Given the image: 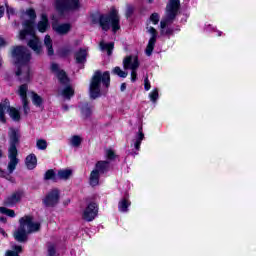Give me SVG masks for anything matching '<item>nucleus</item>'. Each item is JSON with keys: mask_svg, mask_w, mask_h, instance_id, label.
Listing matches in <instances>:
<instances>
[{"mask_svg": "<svg viewBox=\"0 0 256 256\" xmlns=\"http://www.w3.org/2000/svg\"><path fill=\"white\" fill-rule=\"evenodd\" d=\"M12 57L17 67L15 75L18 77V81H20V83H29L31 79L29 68L31 52H29L26 47L16 46L12 51Z\"/></svg>", "mask_w": 256, "mask_h": 256, "instance_id": "f257e3e1", "label": "nucleus"}, {"mask_svg": "<svg viewBox=\"0 0 256 256\" xmlns=\"http://www.w3.org/2000/svg\"><path fill=\"white\" fill-rule=\"evenodd\" d=\"M26 15L30 17L31 20H26L23 23V30L20 31L19 40L28 41V47L36 53V55H41L43 48L41 46V41L35 35V29L33 28V20L37 19V14L33 9L26 11Z\"/></svg>", "mask_w": 256, "mask_h": 256, "instance_id": "f03ea898", "label": "nucleus"}, {"mask_svg": "<svg viewBox=\"0 0 256 256\" xmlns=\"http://www.w3.org/2000/svg\"><path fill=\"white\" fill-rule=\"evenodd\" d=\"M101 85L102 87H105V89H109V85H111V75L109 74V71L103 73L100 70H97L94 72L89 86L90 99L101 97Z\"/></svg>", "mask_w": 256, "mask_h": 256, "instance_id": "7ed1b4c3", "label": "nucleus"}, {"mask_svg": "<svg viewBox=\"0 0 256 256\" xmlns=\"http://www.w3.org/2000/svg\"><path fill=\"white\" fill-rule=\"evenodd\" d=\"M20 226L16 232H14V238L18 243H25L29 234L37 233L41 229V223L34 222L33 217L24 216L19 220Z\"/></svg>", "mask_w": 256, "mask_h": 256, "instance_id": "20e7f679", "label": "nucleus"}, {"mask_svg": "<svg viewBox=\"0 0 256 256\" xmlns=\"http://www.w3.org/2000/svg\"><path fill=\"white\" fill-rule=\"evenodd\" d=\"M9 138H10V146L8 148V166L7 169L9 173H13L15 169H17V165H19V158H17V155H19V151L17 150V145H19V140L21 139V134L19 133V130H11L9 132Z\"/></svg>", "mask_w": 256, "mask_h": 256, "instance_id": "39448f33", "label": "nucleus"}, {"mask_svg": "<svg viewBox=\"0 0 256 256\" xmlns=\"http://www.w3.org/2000/svg\"><path fill=\"white\" fill-rule=\"evenodd\" d=\"M181 2L179 0H170L166 6V19L160 22L161 35H173V29L166 28L168 23H173V20L179 13Z\"/></svg>", "mask_w": 256, "mask_h": 256, "instance_id": "423d86ee", "label": "nucleus"}, {"mask_svg": "<svg viewBox=\"0 0 256 256\" xmlns=\"http://www.w3.org/2000/svg\"><path fill=\"white\" fill-rule=\"evenodd\" d=\"M119 21V12L115 8H111L108 15H102L99 17V24L103 31H109L112 27L113 33H117V31L121 29Z\"/></svg>", "mask_w": 256, "mask_h": 256, "instance_id": "0eeeda50", "label": "nucleus"}, {"mask_svg": "<svg viewBox=\"0 0 256 256\" xmlns=\"http://www.w3.org/2000/svg\"><path fill=\"white\" fill-rule=\"evenodd\" d=\"M5 111L9 113L12 121H21V113L15 107H11L9 100L0 103V121L5 123Z\"/></svg>", "mask_w": 256, "mask_h": 256, "instance_id": "6e6552de", "label": "nucleus"}, {"mask_svg": "<svg viewBox=\"0 0 256 256\" xmlns=\"http://www.w3.org/2000/svg\"><path fill=\"white\" fill-rule=\"evenodd\" d=\"M81 8L79 0H57L56 9L59 13H65V11H77Z\"/></svg>", "mask_w": 256, "mask_h": 256, "instance_id": "1a4fd4ad", "label": "nucleus"}, {"mask_svg": "<svg viewBox=\"0 0 256 256\" xmlns=\"http://www.w3.org/2000/svg\"><path fill=\"white\" fill-rule=\"evenodd\" d=\"M59 199H60L59 189L54 188L47 193L45 198L42 200V203L45 205V207H55V205H58Z\"/></svg>", "mask_w": 256, "mask_h": 256, "instance_id": "9d476101", "label": "nucleus"}, {"mask_svg": "<svg viewBox=\"0 0 256 256\" xmlns=\"http://www.w3.org/2000/svg\"><path fill=\"white\" fill-rule=\"evenodd\" d=\"M99 213V206L95 202H91L88 204V206L85 208L82 218L84 221L91 222L97 217Z\"/></svg>", "mask_w": 256, "mask_h": 256, "instance_id": "9b49d317", "label": "nucleus"}, {"mask_svg": "<svg viewBox=\"0 0 256 256\" xmlns=\"http://www.w3.org/2000/svg\"><path fill=\"white\" fill-rule=\"evenodd\" d=\"M51 71L57 77L60 85H68L69 84V77H67V73H65V70H62L59 68V64L53 63L51 65Z\"/></svg>", "mask_w": 256, "mask_h": 256, "instance_id": "f8f14e48", "label": "nucleus"}, {"mask_svg": "<svg viewBox=\"0 0 256 256\" xmlns=\"http://www.w3.org/2000/svg\"><path fill=\"white\" fill-rule=\"evenodd\" d=\"M27 91H29L27 84H22L18 89V95L21 97L23 104L24 115H29V112L31 111V108H29V102L27 101Z\"/></svg>", "mask_w": 256, "mask_h": 256, "instance_id": "ddd939ff", "label": "nucleus"}, {"mask_svg": "<svg viewBox=\"0 0 256 256\" xmlns=\"http://www.w3.org/2000/svg\"><path fill=\"white\" fill-rule=\"evenodd\" d=\"M147 33H150L152 37L149 39L145 53L148 57H151L153 54V49H155V43H157V30L151 26H147Z\"/></svg>", "mask_w": 256, "mask_h": 256, "instance_id": "4468645a", "label": "nucleus"}, {"mask_svg": "<svg viewBox=\"0 0 256 256\" xmlns=\"http://www.w3.org/2000/svg\"><path fill=\"white\" fill-rule=\"evenodd\" d=\"M123 67L126 70L137 71L139 69V58L137 56H127L123 60Z\"/></svg>", "mask_w": 256, "mask_h": 256, "instance_id": "2eb2a0df", "label": "nucleus"}, {"mask_svg": "<svg viewBox=\"0 0 256 256\" xmlns=\"http://www.w3.org/2000/svg\"><path fill=\"white\" fill-rule=\"evenodd\" d=\"M21 197H23V193L14 192L4 200V205L6 207H13V205H17L21 201Z\"/></svg>", "mask_w": 256, "mask_h": 256, "instance_id": "dca6fc26", "label": "nucleus"}, {"mask_svg": "<svg viewBox=\"0 0 256 256\" xmlns=\"http://www.w3.org/2000/svg\"><path fill=\"white\" fill-rule=\"evenodd\" d=\"M52 29L58 35H67L71 31V24H59V23H53L52 24Z\"/></svg>", "mask_w": 256, "mask_h": 256, "instance_id": "f3484780", "label": "nucleus"}, {"mask_svg": "<svg viewBox=\"0 0 256 256\" xmlns=\"http://www.w3.org/2000/svg\"><path fill=\"white\" fill-rule=\"evenodd\" d=\"M49 18H47V14L41 15V20L37 24V29L40 33H45L47 29H49Z\"/></svg>", "mask_w": 256, "mask_h": 256, "instance_id": "a211bd4d", "label": "nucleus"}, {"mask_svg": "<svg viewBox=\"0 0 256 256\" xmlns=\"http://www.w3.org/2000/svg\"><path fill=\"white\" fill-rule=\"evenodd\" d=\"M25 165L27 169H35L37 167V156L35 154H30L25 159Z\"/></svg>", "mask_w": 256, "mask_h": 256, "instance_id": "6ab92c4d", "label": "nucleus"}, {"mask_svg": "<svg viewBox=\"0 0 256 256\" xmlns=\"http://www.w3.org/2000/svg\"><path fill=\"white\" fill-rule=\"evenodd\" d=\"M73 175V170L71 169H62L59 170L57 173V181L62 180V181H67Z\"/></svg>", "mask_w": 256, "mask_h": 256, "instance_id": "aec40b11", "label": "nucleus"}, {"mask_svg": "<svg viewBox=\"0 0 256 256\" xmlns=\"http://www.w3.org/2000/svg\"><path fill=\"white\" fill-rule=\"evenodd\" d=\"M76 63H85L87 61V49L80 48L79 51L75 53Z\"/></svg>", "mask_w": 256, "mask_h": 256, "instance_id": "412c9836", "label": "nucleus"}, {"mask_svg": "<svg viewBox=\"0 0 256 256\" xmlns=\"http://www.w3.org/2000/svg\"><path fill=\"white\" fill-rule=\"evenodd\" d=\"M143 139H145V134L139 131L133 139L134 148L136 149V151H139L141 149V142L143 141Z\"/></svg>", "mask_w": 256, "mask_h": 256, "instance_id": "4be33fe9", "label": "nucleus"}, {"mask_svg": "<svg viewBox=\"0 0 256 256\" xmlns=\"http://www.w3.org/2000/svg\"><path fill=\"white\" fill-rule=\"evenodd\" d=\"M109 169V162L108 161H99L95 165L94 171H97V173H105Z\"/></svg>", "mask_w": 256, "mask_h": 256, "instance_id": "5701e85b", "label": "nucleus"}, {"mask_svg": "<svg viewBox=\"0 0 256 256\" xmlns=\"http://www.w3.org/2000/svg\"><path fill=\"white\" fill-rule=\"evenodd\" d=\"M100 174L97 172V170H92L89 177V183L91 187H97L99 185V176Z\"/></svg>", "mask_w": 256, "mask_h": 256, "instance_id": "b1692460", "label": "nucleus"}, {"mask_svg": "<svg viewBox=\"0 0 256 256\" xmlns=\"http://www.w3.org/2000/svg\"><path fill=\"white\" fill-rule=\"evenodd\" d=\"M44 45L48 50V55L51 57L52 55H54V51H53V40H51V36L46 35L44 38Z\"/></svg>", "mask_w": 256, "mask_h": 256, "instance_id": "393cba45", "label": "nucleus"}, {"mask_svg": "<svg viewBox=\"0 0 256 256\" xmlns=\"http://www.w3.org/2000/svg\"><path fill=\"white\" fill-rule=\"evenodd\" d=\"M80 109H81V113H82L83 117H85V118L91 117V113H93V110H92L91 106H89V104L82 103L80 105Z\"/></svg>", "mask_w": 256, "mask_h": 256, "instance_id": "a878e982", "label": "nucleus"}, {"mask_svg": "<svg viewBox=\"0 0 256 256\" xmlns=\"http://www.w3.org/2000/svg\"><path fill=\"white\" fill-rule=\"evenodd\" d=\"M129 205H131V202L127 198H123L118 204V209L121 213H127L129 211Z\"/></svg>", "mask_w": 256, "mask_h": 256, "instance_id": "bb28decb", "label": "nucleus"}, {"mask_svg": "<svg viewBox=\"0 0 256 256\" xmlns=\"http://www.w3.org/2000/svg\"><path fill=\"white\" fill-rule=\"evenodd\" d=\"M114 47H115V43L113 42H110V43L100 42V49L102 51H107L108 55H111L113 53Z\"/></svg>", "mask_w": 256, "mask_h": 256, "instance_id": "cd10ccee", "label": "nucleus"}, {"mask_svg": "<svg viewBox=\"0 0 256 256\" xmlns=\"http://www.w3.org/2000/svg\"><path fill=\"white\" fill-rule=\"evenodd\" d=\"M69 143L72 147H81V143H83V138L79 135H74L69 139Z\"/></svg>", "mask_w": 256, "mask_h": 256, "instance_id": "c85d7f7f", "label": "nucleus"}, {"mask_svg": "<svg viewBox=\"0 0 256 256\" xmlns=\"http://www.w3.org/2000/svg\"><path fill=\"white\" fill-rule=\"evenodd\" d=\"M60 95H62V97H64L65 99H71V97L75 95V91L71 86H67L61 91Z\"/></svg>", "mask_w": 256, "mask_h": 256, "instance_id": "c756f323", "label": "nucleus"}, {"mask_svg": "<svg viewBox=\"0 0 256 256\" xmlns=\"http://www.w3.org/2000/svg\"><path fill=\"white\" fill-rule=\"evenodd\" d=\"M44 180L45 181L52 180L55 183H57V175L55 174V170L50 169V170L46 171V173L44 174Z\"/></svg>", "mask_w": 256, "mask_h": 256, "instance_id": "7c9ffc66", "label": "nucleus"}, {"mask_svg": "<svg viewBox=\"0 0 256 256\" xmlns=\"http://www.w3.org/2000/svg\"><path fill=\"white\" fill-rule=\"evenodd\" d=\"M32 103L36 105V107H41L43 105V98L39 96L37 93H32Z\"/></svg>", "mask_w": 256, "mask_h": 256, "instance_id": "2f4dec72", "label": "nucleus"}, {"mask_svg": "<svg viewBox=\"0 0 256 256\" xmlns=\"http://www.w3.org/2000/svg\"><path fill=\"white\" fill-rule=\"evenodd\" d=\"M0 177H2L3 179H6L7 181H10L11 183H15V178H13V176H11V172H5V170L0 169Z\"/></svg>", "mask_w": 256, "mask_h": 256, "instance_id": "473e14b6", "label": "nucleus"}, {"mask_svg": "<svg viewBox=\"0 0 256 256\" xmlns=\"http://www.w3.org/2000/svg\"><path fill=\"white\" fill-rule=\"evenodd\" d=\"M113 75H117L118 77H121L122 79H125V77H127L128 73L123 71L121 69V67L116 66L113 70H112Z\"/></svg>", "mask_w": 256, "mask_h": 256, "instance_id": "72a5a7b5", "label": "nucleus"}, {"mask_svg": "<svg viewBox=\"0 0 256 256\" xmlns=\"http://www.w3.org/2000/svg\"><path fill=\"white\" fill-rule=\"evenodd\" d=\"M0 213L7 215L8 217H15V211L6 207H0Z\"/></svg>", "mask_w": 256, "mask_h": 256, "instance_id": "f704fd0d", "label": "nucleus"}, {"mask_svg": "<svg viewBox=\"0 0 256 256\" xmlns=\"http://www.w3.org/2000/svg\"><path fill=\"white\" fill-rule=\"evenodd\" d=\"M36 147H38L40 151H45V149H47V141L45 139L37 140Z\"/></svg>", "mask_w": 256, "mask_h": 256, "instance_id": "c9c22d12", "label": "nucleus"}, {"mask_svg": "<svg viewBox=\"0 0 256 256\" xmlns=\"http://www.w3.org/2000/svg\"><path fill=\"white\" fill-rule=\"evenodd\" d=\"M150 100L153 103H156L157 100L159 99V90L154 89L150 94H149Z\"/></svg>", "mask_w": 256, "mask_h": 256, "instance_id": "e433bc0d", "label": "nucleus"}, {"mask_svg": "<svg viewBox=\"0 0 256 256\" xmlns=\"http://www.w3.org/2000/svg\"><path fill=\"white\" fill-rule=\"evenodd\" d=\"M57 251L55 250V245L49 244L48 245V256H55Z\"/></svg>", "mask_w": 256, "mask_h": 256, "instance_id": "4c0bfd02", "label": "nucleus"}, {"mask_svg": "<svg viewBox=\"0 0 256 256\" xmlns=\"http://www.w3.org/2000/svg\"><path fill=\"white\" fill-rule=\"evenodd\" d=\"M150 21H152V23L154 25H157V23H159V14L158 13H153L151 16H150Z\"/></svg>", "mask_w": 256, "mask_h": 256, "instance_id": "58836bf2", "label": "nucleus"}, {"mask_svg": "<svg viewBox=\"0 0 256 256\" xmlns=\"http://www.w3.org/2000/svg\"><path fill=\"white\" fill-rule=\"evenodd\" d=\"M133 11H135L133 6L128 5L126 8V17H131L133 15Z\"/></svg>", "mask_w": 256, "mask_h": 256, "instance_id": "ea45409f", "label": "nucleus"}, {"mask_svg": "<svg viewBox=\"0 0 256 256\" xmlns=\"http://www.w3.org/2000/svg\"><path fill=\"white\" fill-rule=\"evenodd\" d=\"M144 89L145 91H149V89H151V82H149V77L144 79Z\"/></svg>", "mask_w": 256, "mask_h": 256, "instance_id": "a19ab883", "label": "nucleus"}, {"mask_svg": "<svg viewBox=\"0 0 256 256\" xmlns=\"http://www.w3.org/2000/svg\"><path fill=\"white\" fill-rule=\"evenodd\" d=\"M131 81H132V83H135V81H137V70H132Z\"/></svg>", "mask_w": 256, "mask_h": 256, "instance_id": "79ce46f5", "label": "nucleus"}, {"mask_svg": "<svg viewBox=\"0 0 256 256\" xmlns=\"http://www.w3.org/2000/svg\"><path fill=\"white\" fill-rule=\"evenodd\" d=\"M108 159H115V152L113 150H107Z\"/></svg>", "mask_w": 256, "mask_h": 256, "instance_id": "37998d69", "label": "nucleus"}, {"mask_svg": "<svg viewBox=\"0 0 256 256\" xmlns=\"http://www.w3.org/2000/svg\"><path fill=\"white\" fill-rule=\"evenodd\" d=\"M13 249H14V252L17 254H19V253H21V251H23V248L21 246H14Z\"/></svg>", "mask_w": 256, "mask_h": 256, "instance_id": "c03bdc74", "label": "nucleus"}, {"mask_svg": "<svg viewBox=\"0 0 256 256\" xmlns=\"http://www.w3.org/2000/svg\"><path fill=\"white\" fill-rule=\"evenodd\" d=\"M3 15H5V7L0 6V19L3 17Z\"/></svg>", "mask_w": 256, "mask_h": 256, "instance_id": "a18cd8bd", "label": "nucleus"}, {"mask_svg": "<svg viewBox=\"0 0 256 256\" xmlns=\"http://www.w3.org/2000/svg\"><path fill=\"white\" fill-rule=\"evenodd\" d=\"M7 45V43L5 42V40L3 38H0V47H5Z\"/></svg>", "mask_w": 256, "mask_h": 256, "instance_id": "49530a36", "label": "nucleus"}, {"mask_svg": "<svg viewBox=\"0 0 256 256\" xmlns=\"http://www.w3.org/2000/svg\"><path fill=\"white\" fill-rule=\"evenodd\" d=\"M120 89L121 91H125V89H127V84L122 83Z\"/></svg>", "mask_w": 256, "mask_h": 256, "instance_id": "de8ad7c7", "label": "nucleus"}, {"mask_svg": "<svg viewBox=\"0 0 256 256\" xmlns=\"http://www.w3.org/2000/svg\"><path fill=\"white\" fill-rule=\"evenodd\" d=\"M0 233H1L4 237H7V233H5V230H3L2 228H0Z\"/></svg>", "mask_w": 256, "mask_h": 256, "instance_id": "09e8293b", "label": "nucleus"}, {"mask_svg": "<svg viewBox=\"0 0 256 256\" xmlns=\"http://www.w3.org/2000/svg\"><path fill=\"white\" fill-rule=\"evenodd\" d=\"M0 221H1L2 223H7V218H6V217H1V218H0Z\"/></svg>", "mask_w": 256, "mask_h": 256, "instance_id": "8fccbe9b", "label": "nucleus"}, {"mask_svg": "<svg viewBox=\"0 0 256 256\" xmlns=\"http://www.w3.org/2000/svg\"><path fill=\"white\" fill-rule=\"evenodd\" d=\"M63 109H64V111H68V110H69V107H68L67 105H64V106H63Z\"/></svg>", "mask_w": 256, "mask_h": 256, "instance_id": "3c124183", "label": "nucleus"}, {"mask_svg": "<svg viewBox=\"0 0 256 256\" xmlns=\"http://www.w3.org/2000/svg\"><path fill=\"white\" fill-rule=\"evenodd\" d=\"M3 157V151L0 149V159Z\"/></svg>", "mask_w": 256, "mask_h": 256, "instance_id": "603ef678", "label": "nucleus"}, {"mask_svg": "<svg viewBox=\"0 0 256 256\" xmlns=\"http://www.w3.org/2000/svg\"><path fill=\"white\" fill-rule=\"evenodd\" d=\"M149 1V3H153V0H148Z\"/></svg>", "mask_w": 256, "mask_h": 256, "instance_id": "864d4df0", "label": "nucleus"}, {"mask_svg": "<svg viewBox=\"0 0 256 256\" xmlns=\"http://www.w3.org/2000/svg\"><path fill=\"white\" fill-rule=\"evenodd\" d=\"M0 67H1V58H0Z\"/></svg>", "mask_w": 256, "mask_h": 256, "instance_id": "5fc2aeb1", "label": "nucleus"}]
</instances>
